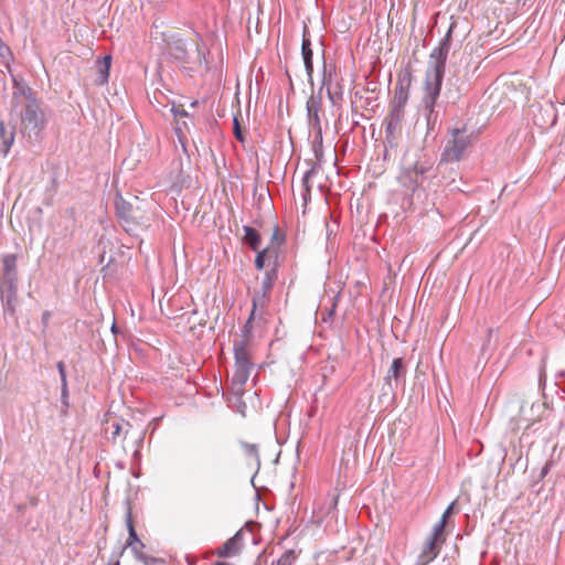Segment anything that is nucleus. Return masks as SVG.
Returning a JSON list of instances; mask_svg holds the SVG:
<instances>
[{
    "label": "nucleus",
    "mask_w": 565,
    "mask_h": 565,
    "mask_svg": "<svg viewBox=\"0 0 565 565\" xmlns=\"http://www.w3.org/2000/svg\"><path fill=\"white\" fill-rule=\"evenodd\" d=\"M0 56L2 58H7V57L11 56L10 47L6 43H3L1 39H0Z\"/></svg>",
    "instance_id": "f704fd0d"
},
{
    "label": "nucleus",
    "mask_w": 565,
    "mask_h": 565,
    "mask_svg": "<svg viewBox=\"0 0 565 565\" xmlns=\"http://www.w3.org/2000/svg\"><path fill=\"white\" fill-rule=\"evenodd\" d=\"M445 542L446 534H440L433 530L429 536L420 545L415 565H428L433 562L439 554Z\"/></svg>",
    "instance_id": "423d86ee"
},
{
    "label": "nucleus",
    "mask_w": 565,
    "mask_h": 565,
    "mask_svg": "<svg viewBox=\"0 0 565 565\" xmlns=\"http://www.w3.org/2000/svg\"><path fill=\"white\" fill-rule=\"evenodd\" d=\"M335 77V68L331 64H327L323 60V67H322V86L320 88V92L323 88H328L329 86L333 85L335 82L333 81Z\"/></svg>",
    "instance_id": "5701e85b"
},
{
    "label": "nucleus",
    "mask_w": 565,
    "mask_h": 565,
    "mask_svg": "<svg viewBox=\"0 0 565 565\" xmlns=\"http://www.w3.org/2000/svg\"><path fill=\"white\" fill-rule=\"evenodd\" d=\"M36 99L35 93L32 88L23 81L13 78L11 109L23 106L30 100Z\"/></svg>",
    "instance_id": "6e6552de"
},
{
    "label": "nucleus",
    "mask_w": 565,
    "mask_h": 565,
    "mask_svg": "<svg viewBox=\"0 0 565 565\" xmlns=\"http://www.w3.org/2000/svg\"><path fill=\"white\" fill-rule=\"evenodd\" d=\"M320 141L318 145L313 146V153L316 158V163L311 164V167L305 172L302 177V186L305 188V193L302 194L303 203L307 204L308 195L310 192L309 180L317 172V170L321 167L323 151H322V138L319 136Z\"/></svg>",
    "instance_id": "9b49d317"
},
{
    "label": "nucleus",
    "mask_w": 565,
    "mask_h": 565,
    "mask_svg": "<svg viewBox=\"0 0 565 565\" xmlns=\"http://www.w3.org/2000/svg\"><path fill=\"white\" fill-rule=\"evenodd\" d=\"M297 559L295 551H286L275 563L271 565H294Z\"/></svg>",
    "instance_id": "c756f323"
},
{
    "label": "nucleus",
    "mask_w": 565,
    "mask_h": 565,
    "mask_svg": "<svg viewBox=\"0 0 565 565\" xmlns=\"http://www.w3.org/2000/svg\"><path fill=\"white\" fill-rule=\"evenodd\" d=\"M270 292L262 287H255L252 297V311L245 324V337L248 338L252 330L257 327L263 329L266 323V306L269 302Z\"/></svg>",
    "instance_id": "39448f33"
},
{
    "label": "nucleus",
    "mask_w": 565,
    "mask_h": 565,
    "mask_svg": "<svg viewBox=\"0 0 565 565\" xmlns=\"http://www.w3.org/2000/svg\"><path fill=\"white\" fill-rule=\"evenodd\" d=\"M111 66V56L105 55L102 60H98L96 63L97 67V77L95 83L98 85H104L108 82L109 71Z\"/></svg>",
    "instance_id": "dca6fc26"
},
{
    "label": "nucleus",
    "mask_w": 565,
    "mask_h": 565,
    "mask_svg": "<svg viewBox=\"0 0 565 565\" xmlns=\"http://www.w3.org/2000/svg\"><path fill=\"white\" fill-rule=\"evenodd\" d=\"M243 533L236 532L232 537L225 541L214 553L218 557H233L237 555L242 548Z\"/></svg>",
    "instance_id": "ddd939ff"
},
{
    "label": "nucleus",
    "mask_w": 565,
    "mask_h": 565,
    "mask_svg": "<svg viewBox=\"0 0 565 565\" xmlns=\"http://www.w3.org/2000/svg\"><path fill=\"white\" fill-rule=\"evenodd\" d=\"M454 504L455 503H451L445 510V512L443 513L441 519L439 520V522L434 525L433 530H435V532L440 533V534H445V527H446V524H447V519L449 518V515L452 512Z\"/></svg>",
    "instance_id": "cd10ccee"
},
{
    "label": "nucleus",
    "mask_w": 565,
    "mask_h": 565,
    "mask_svg": "<svg viewBox=\"0 0 565 565\" xmlns=\"http://www.w3.org/2000/svg\"><path fill=\"white\" fill-rule=\"evenodd\" d=\"M546 411L547 407L545 403H533L530 407V412L532 414L525 417V419L527 420V427L535 424L536 422H540L544 417Z\"/></svg>",
    "instance_id": "aec40b11"
},
{
    "label": "nucleus",
    "mask_w": 565,
    "mask_h": 565,
    "mask_svg": "<svg viewBox=\"0 0 565 565\" xmlns=\"http://www.w3.org/2000/svg\"><path fill=\"white\" fill-rule=\"evenodd\" d=\"M110 427L113 429V431H111L113 441L122 444L125 440V437L120 438V435H121V433H124V434L128 433L130 424L127 422H124V420H121V422L114 420V422H111Z\"/></svg>",
    "instance_id": "412c9836"
},
{
    "label": "nucleus",
    "mask_w": 565,
    "mask_h": 565,
    "mask_svg": "<svg viewBox=\"0 0 565 565\" xmlns=\"http://www.w3.org/2000/svg\"><path fill=\"white\" fill-rule=\"evenodd\" d=\"M273 239L276 241L277 244H281L284 242V235L278 227H275V231L273 233Z\"/></svg>",
    "instance_id": "c9c22d12"
},
{
    "label": "nucleus",
    "mask_w": 565,
    "mask_h": 565,
    "mask_svg": "<svg viewBox=\"0 0 565 565\" xmlns=\"http://www.w3.org/2000/svg\"><path fill=\"white\" fill-rule=\"evenodd\" d=\"M269 254V249L265 248L260 252H258L256 258H255V266L258 270H262L265 266V258Z\"/></svg>",
    "instance_id": "2f4dec72"
},
{
    "label": "nucleus",
    "mask_w": 565,
    "mask_h": 565,
    "mask_svg": "<svg viewBox=\"0 0 565 565\" xmlns=\"http://www.w3.org/2000/svg\"><path fill=\"white\" fill-rule=\"evenodd\" d=\"M233 132H234L235 138L239 142L243 143L245 141V137L243 135V131H242V128H241V124H239V121H238L236 116H234V120H233Z\"/></svg>",
    "instance_id": "473e14b6"
},
{
    "label": "nucleus",
    "mask_w": 565,
    "mask_h": 565,
    "mask_svg": "<svg viewBox=\"0 0 565 565\" xmlns=\"http://www.w3.org/2000/svg\"><path fill=\"white\" fill-rule=\"evenodd\" d=\"M433 162L428 159L417 160L406 169V173L416 186L420 185L426 178L433 177Z\"/></svg>",
    "instance_id": "1a4fd4ad"
},
{
    "label": "nucleus",
    "mask_w": 565,
    "mask_h": 565,
    "mask_svg": "<svg viewBox=\"0 0 565 565\" xmlns=\"http://www.w3.org/2000/svg\"><path fill=\"white\" fill-rule=\"evenodd\" d=\"M57 369H58V372L61 374V379H62V382L65 383L66 382V374H65V365L63 362H58L57 363Z\"/></svg>",
    "instance_id": "e433bc0d"
},
{
    "label": "nucleus",
    "mask_w": 565,
    "mask_h": 565,
    "mask_svg": "<svg viewBox=\"0 0 565 565\" xmlns=\"http://www.w3.org/2000/svg\"><path fill=\"white\" fill-rule=\"evenodd\" d=\"M494 333H495V330H494V329L490 328V329L488 330V334H487V341H488V342L490 341V339L493 337V334H494Z\"/></svg>",
    "instance_id": "4c0bfd02"
},
{
    "label": "nucleus",
    "mask_w": 565,
    "mask_h": 565,
    "mask_svg": "<svg viewBox=\"0 0 565 565\" xmlns=\"http://www.w3.org/2000/svg\"><path fill=\"white\" fill-rule=\"evenodd\" d=\"M196 51H198V55H199V60H200V66H204L205 70H209V65H207V61L205 58V53L204 51L201 50V47L196 44Z\"/></svg>",
    "instance_id": "72a5a7b5"
},
{
    "label": "nucleus",
    "mask_w": 565,
    "mask_h": 565,
    "mask_svg": "<svg viewBox=\"0 0 565 565\" xmlns=\"http://www.w3.org/2000/svg\"><path fill=\"white\" fill-rule=\"evenodd\" d=\"M275 279H276V271L275 270L267 271L265 274V276L262 278V280L259 281L257 287H262L265 290L270 292L273 289Z\"/></svg>",
    "instance_id": "c85d7f7f"
},
{
    "label": "nucleus",
    "mask_w": 565,
    "mask_h": 565,
    "mask_svg": "<svg viewBox=\"0 0 565 565\" xmlns=\"http://www.w3.org/2000/svg\"><path fill=\"white\" fill-rule=\"evenodd\" d=\"M119 224L128 234H137L141 228L140 222L137 220L136 214H118Z\"/></svg>",
    "instance_id": "a211bd4d"
},
{
    "label": "nucleus",
    "mask_w": 565,
    "mask_h": 565,
    "mask_svg": "<svg viewBox=\"0 0 565 565\" xmlns=\"http://www.w3.org/2000/svg\"><path fill=\"white\" fill-rule=\"evenodd\" d=\"M3 276L6 281L9 284L10 297L8 298V309L10 313H14L13 300L17 295V256L7 255L3 258Z\"/></svg>",
    "instance_id": "0eeeda50"
},
{
    "label": "nucleus",
    "mask_w": 565,
    "mask_h": 565,
    "mask_svg": "<svg viewBox=\"0 0 565 565\" xmlns=\"http://www.w3.org/2000/svg\"><path fill=\"white\" fill-rule=\"evenodd\" d=\"M14 141L13 127H7L3 121H0V152L7 156Z\"/></svg>",
    "instance_id": "2eb2a0df"
},
{
    "label": "nucleus",
    "mask_w": 565,
    "mask_h": 565,
    "mask_svg": "<svg viewBox=\"0 0 565 565\" xmlns=\"http://www.w3.org/2000/svg\"><path fill=\"white\" fill-rule=\"evenodd\" d=\"M242 449L246 458L250 461L258 462V446L256 444L241 443Z\"/></svg>",
    "instance_id": "a878e982"
},
{
    "label": "nucleus",
    "mask_w": 565,
    "mask_h": 565,
    "mask_svg": "<svg viewBox=\"0 0 565 565\" xmlns=\"http://www.w3.org/2000/svg\"><path fill=\"white\" fill-rule=\"evenodd\" d=\"M167 53L179 62H189L186 42L182 38L173 36L172 40L167 43Z\"/></svg>",
    "instance_id": "4468645a"
},
{
    "label": "nucleus",
    "mask_w": 565,
    "mask_h": 565,
    "mask_svg": "<svg viewBox=\"0 0 565 565\" xmlns=\"http://www.w3.org/2000/svg\"><path fill=\"white\" fill-rule=\"evenodd\" d=\"M11 113L20 118L22 134L30 140L38 141L47 122L46 115L41 108L39 99L30 100L23 106L13 108Z\"/></svg>",
    "instance_id": "7ed1b4c3"
},
{
    "label": "nucleus",
    "mask_w": 565,
    "mask_h": 565,
    "mask_svg": "<svg viewBox=\"0 0 565 565\" xmlns=\"http://www.w3.org/2000/svg\"><path fill=\"white\" fill-rule=\"evenodd\" d=\"M244 238L245 242L249 245V247L254 250H258L260 246V236L257 231L250 226H244Z\"/></svg>",
    "instance_id": "4be33fe9"
},
{
    "label": "nucleus",
    "mask_w": 565,
    "mask_h": 565,
    "mask_svg": "<svg viewBox=\"0 0 565 565\" xmlns=\"http://www.w3.org/2000/svg\"><path fill=\"white\" fill-rule=\"evenodd\" d=\"M252 369H253V365L235 364V371L233 374V383L239 385V387H243L250 375Z\"/></svg>",
    "instance_id": "6ab92c4d"
},
{
    "label": "nucleus",
    "mask_w": 565,
    "mask_h": 565,
    "mask_svg": "<svg viewBox=\"0 0 565 565\" xmlns=\"http://www.w3.org/2000/svg\"><path fill=\"white\" fill-rule=\"evenodd\" d=\"M321 107V96H313L311 95L306 104L307 108V120L308 125L311 129L317 131L318 136H321V124H320V117L319 111Z\"/></svg>",
    "instance_id": "9d476101"
},
{
    "label": "nucleus",
    "mask_w": 565,
    "mask_h": 565,
    "mask_svg": "<svg viewBox=\"0 0 565 565\" xmlns=\"http://www.w3.org/2000/svg\"><path fill=\"white\" fill-rule=\"evenodd\" d=\"M308 28L305 25L303 33H302V42H301V55L303 60V65L306 70V74L308 77V82L312 83V74H313V52L311 49V41L308 36Z\"/></svg>",
    "instance_id": "f8f14e48"
},
{
    "label": "nucleus",
    "mask_w": 565,
    "mask_h": 565,
    "mask_svg": "<svg viewBox=\"0 0 565 565\" xmlns=\"http://www.w3.org/2000/svg\"><path fill=\"white\" fill-rule=\"evenodd\" d=\"M214 565H233V564L227 563V562H216Z\"/></svg>",
    "instance_id": "58836bf2"
},
{
    "label": "nucleus",
    "mask_w": 565,
    "mask_h": 565,
    "mask_svg": "<svg viewBox=\"0 0 565 565\" xmlns=\"http://www.w3.org/2000/svg\"><path fill=\"white\" fill-rule=\"evenodd\" d=\"M406 373V366L402 358L394 359L385 376V383L391 385L392 380L397 381Z\"/></svg>",
    "instance_id": "f3484780"
},
{
    "label": "nucleus",
    "mask_w": 565,
    "mask_h": 565,
    "mask_svg": "<svg viewBox=\"0 0 565 565\" xmlns=\"http://www.w3.org/2000/svg\"><path fill=\"white\" fill-rule=\"evenodd\" d=\"M273 209V201L268 191L262 192L258 196L257 210L270 212Z\"/></svg>",
    "instance_id": "bb28decb"
},
{
    "label": "nucleus",
    "mask_w": 565,
    "mask_h": 565,
    "mask_svg": "<svg viewBox=\"0 0 565 565\" xmlns=\"http://www.w3.org/2000/svg\"><path fill=\"white\" fill-rule=\"evenodd\" d=\"M451 33L452 25L449 26L439 45L435 47L429 55L428 68L423 85L424 96L422 99L428 124L434 119V108L440 95L446 61L450 51Z\"/></svg>",
    "instance_id": "f257e3e1"
},
{
    "label": "nucleus",
    "mask_w": 565,
    "mask_h": 565,
    "mask_svg": "<svg viewBox=\"0 0 565 565\" xmlns=\"http://www.w3.org/2000/svg\"><path fill=\"white\" fill-rule=\"evenodd\" d=\"M235 364L253 365L249 350L245 344L235 347Z\"/></svg>",
    "instance_id": "b1692460"
},
{
    "label": "nucleus",
    "mask_w": 565,
    "mask_h": 565,
    "mask_svg": "<svg viewBox=\"0 0 565 565\" xmlns=\"http://www.w3.org/2000/svg\"><path fill=\"white\" fill-rule=\"evenodd\" d=\"M411 79H399L395 86L393 99L391 102V109L384 120L385 125V140L390 146H393L396 140V132L401 129L402 122L405 118V107L409 98Z\"/></svg>",
    "instance_id": "f03ea898"
},
{
    "label": "nucleus",
    "mask_w": 565,
    "mask_h": 565,
    "mask_svg": "<svg viewBox=\"0 0 565 565\" xmlns=\"http://www.w3.org/2000/svg\"><path fill=\"white\" fill-rule=\"evenodd\" d=\"M127 526H128V530H129L128 545L131 546L135 542L141 544L140 541L137 537V533L135 531V527H134L130 514L127 518Z\"/></svg>",
    "instance_id": "7c9ffc66"
},
{
    "label": "nucleus",
    "mask_w": 565,
    "mask_h": 565,
    "mask_svg": "<svg viewBox=\"0 0 565 565\" xmlns=\"http://www.w3.org/2000/svg\"><path fill=\"white\" fill-rule=\"evenodd\" d=\"M326 90L327 96L333 106H338L342 102L343 92L338 82L326 88Z\"/></svg>",
    "instance_id": "393cba45"
},
{
    "label": "nucleus",
    "mask_w": 565,
    "mask_h": 565,
    "mask_svg": "<svg viewBox=\"0 0 565 565\" xmlns=\"http://www.w3.org/2000/svg\"><path fill=\"white\" fill-rule=\"evenodd\" d=\"M471 143V134H469L466 127L454 128L450 131V138L447 140L445 148L440 156L439 164L444 162H457L459 161L467 148Z\"/></svg>",
    "instance_id": "20e7f679"
}]
</instances>
